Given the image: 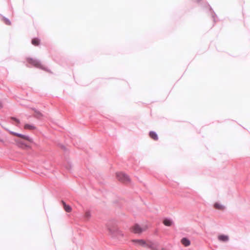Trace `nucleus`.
<instances>
[{
  "label": "nucleus",
  "instance_id": "6e6552de",
  "mask_svg": "<svg viewBox=\"0 0 250 250\" xmlns=\"http://www.w3.org/2000/svg\"><path fill=\"white\" fill-rule=\"evenodd\" d=\"M181 242L185 247H188L190 245V241L186 238H183L181 239Z\"/></svg>",
  "mask_w": 250,
  "mask_h": 250
},
{
  "label": "nucleus",
  "instance_id": "1a4fd4ad",
  "mask_svg": "<svg viewBox=\"0 0 250 250\" xmlns=\"http://www.w3.org/2000/svg\"><path fill=\"white\" fill-rule=\"evenodd\" d=\"M62 203L63 205L64 209L65 210V211L67 212H70L72 211V208L70 206L66 205L65 203L63 201H62Z\"/></svg>",
  "mask_w": 250,
  "mask_h": 250
},
{
  "label": "nucleus",
  "instance_id": "4468645a",
  "mask_svg": "<svg viewBox=\"0 0 250 250\" xmlns=\"http://www.w3.org/2000/svg\"><path fill=\"white\" fill-rule=\"evenodd\" d=\"M163 224L166 226H171L172 225V221L168 219H165L163 221Z\"/></svg>",
  "mask_w": 250,
  "mask_h": 250
},
{
  "label": "nucleus",
  "instance_id": "7ed1b4c3",
  "mask_svg": "<svg viewBox=\"0 0 250 250\" xmlns=\"http://www.w3.org/2000/svg\"><path fill=\"white\" fill-rule=\"evenodd\" d=\"M131 242L136 246L143 247H148L153 250H155L154 247L152 244H148L143 239H132Z\"/></svg>",
  "mask_w": 250,
  "mask_h": 250
},
{
  "label": "nucleus",
  "instance_id": "6ab92c4d",
  "mask_svg": "<svg viewBox=\"0 0 250 250\" xmlns=\"http://www.w3.org/2000/svg\"><path fill=\"white\" fill-rule=\"evenodd\" d=\"M3 107V105L2 103L0 101V108H1Z\"/></svg>",
  "mask_w": 250,
  "mask_h": 250
},
{
  "label": "nucleus",
  "instance_id": "ddd939ff",
  "mask_svg": "<svg viewBox=\"0 0 250 250\" xmlns=\"http://www.w3.org/2000/svg\"><path fill=\"white\" fill-rule=\"evenodd\" d=\"M83 217L85 220H88L91 217V212L90 210L85 211Z\"/></svg>",
  "mask_w": 250,
  "mask_h": 250
},
{
  "label": "nucleus",
  "instance_id": "423d86ee",
  "mask_svg": "<svg viewBox=\"0 0 250 250\" xmlns=\"http://www.w3.org/2000/svg\"><path fill=\"white\" fill-rule=\"evenodd\" d=\"M27 61L29 63L32 64L35 67L38 68H42V65L41 64L40 62L35 59L32 58H27Z\"/></svg>",
  "mask_w": 250,
  "mask_h": 250
},
{
  "label": "nucleus",
  "instance_id": "9b49d317",
  "mask_svg": "<svg viewBox=\"0 0 250 250\" xmlns=\"http://www.w3.org/2000/svg\"><path fill=\"white\" fill-rule=\"evenodd\" d=\"M214 207L217 209L223 210L224 209L225 207L223 205L218 203H216L214 205Z\"/></svg>",
  "mask_w": 250,
  "mask_h": 250
},
{
  "label": "nucleus",
  "instance_id": "f03ea898",
  "mask_svg": "<svg viewBox=\"0 0 250 250\" xmlns=\"http://www.w3.org/2000/svg\"><path fill=\"white\" fill-rule=\"evenodd\" d=\"M108 231L109 235L114 238L121 240L124 237L123 232L116 226H108Z\"/></svg>",
  "mask_w": 250,
  "mask_h": 250
},
{
  "label": "nucleus",
  "instance_id": "2eb2a0df",
  "mask_svg": "<svg viewBox=\"0 0 250 250\" xmlns=\"http://www.w3.org/2000/svg\"><path fill=\"white\" fill-rule=\"evenodd\" d=\"M40 41L38 38H34L32 40L31 43L35 46H38L39 45Z\"/></svg>",
  "mask_w": 250,
  "mask_h": 250
},
{
  "label": "nucleus",
  "instance_id": "0eeeda50",
  "mask_svg": "<svg viewBox=\"0 0 250 250\" xmlns=\"http://www.w3.org/2000/svg\"><path fill=\"white\" fill-rule=\"evenodd\" d=\"M218 239L219 241L222 242H227L229 240V236L224 234H221L218 236Z\"/></svg>",
  "mask_w": 250,
  "mask_h": 250
},
{
  "label": "nucleus",
  "instance_id": "20e7f679",
  "mask_svg": "<svg viewBox=\"0 0 250 250\" xmlns=\"http://www.w3.org/2000/svg\"><path fill=\"white\" fill-rule=\"evenodd\" d=\"M117 179L125 184H128L130 182V179L128 175L123 172H118L116 173Z\"/></svg>",
  "mask_w": 250,
  "mask_h": 250
},
{
  "label": "nucleus",
  "instance_id": "a211bd4d",
  "mask_svg": "<svg viewBox=\"0 0 250 250\" xmlns=\"http://www.w3.org/2000/svg\"><path fill=\"white\" fill-rule=\"evenodd\" d=\"M4 22L6 24H8V25H10V22L9 21V20H8V19H4Z\"/></svg>",
  "mask_w": 250,
  "mask_h": 250
},
{
  "label": "nucleus",
  "instance_id": "39448f33",
  "mask_svg": "<svg viewBox=\"0 0 250 250\" xmlns=\"http://www.w3.org/2000/svg\"><path fill=\"white\" fill-rule=\"evenodd\" d=\"M147 229V227H145L142 228L138 224H135L133 226L130 230L131 232L135 234H141L143 231L146 230Z\"/></svg>",
  "mask_w": 250,
  "mask_h": 250
},
{
  "label": "nucleus",
  "instance_id": "dca6fc26",
  "mask_svg": "<svg viewBox=\"0 0 250 250\" xmlns=\"http://www.w3.org/2000/svg\"><path fill=\"white\" fill-rule=\"evenodd\" d=\"M42 114L39 111H35L34 116L37 118H41L42 117Z\"/></svg>",
  "mask_w": 250,
  "mask_h": 250
},
{
  "label": "nucleus",
  "instance_id": "f257e3e1",
  "mask_svg": "<svg viewBox=\"0 0 250 250\" xmlns=\"http://www.w3.org/2000/svg\"><path fill=\"white\" fill-rule=\"evenodd\" d=\"M9 132L11 134L18 137L15 139V142L19 147L24 149L31 148L29 143H32L33 141L30 137L13 131H9Z\"/></svg>",
  "mask_w": 250,
  "mask_h": 250
},
{
  "label": "nucleus",
  "instance_id": "f8f14e48",
  "mask_svg": "<svg viewBox=\"0 0 250 250\" xmlns=\"http://www.w3.org/2000/svg\"><path fill=\"white\" fill-rule=\"evenodd\" d=\"M149 136L154 140H157L158 139L157 134L154 131H150L149 132Z\"/></svg>",
  "mask_w": 250,
  "mask_h": 250
},
{
  "label": "nucleus",
  "instance_id": "f3484780",
  "mask_svg": "<svg viewBox=\"0 0 250 250\" xmlns=\"http://www.w3.org/2000/svg\"><path fill=\"white\" fill-rule=\"evenodd\" d=\"M11 119L15 121L18 124H19L20 123V120L16 118L11 117Z\"/></svg>",
  "mask_w": 250,
  "mask_h": 250
},
{
  "label": "nucleus",
  "instance_id": "9d476101",
  "mask_svg": "<svg viewBox=\"0 0 250 250\" xmlns=\"http://www.w3.org/2000/svg\"><path fill=\"white\" fill-rule=\"evenodd\" d=\"M24 129L26 130H34L36 129V126H34L33 125H30V124H25L24 125Z\"/></svg>",
  "mask_w": 250,
  "mask_h": 250
}]
</instances>
